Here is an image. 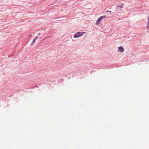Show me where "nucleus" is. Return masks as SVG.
Segmentation results:
<instances>
[{
  "label": "nucleus",
  "instance_id": "1",
  "mask_svg": "<svg viewBox=\"0 0 149 149\" xmlns=\"http://www.w3.org/2000/svg\"><path fill=\"white\" fill-rule=\"evenodd\" d=\"M86 33L85 32H77L74 34V37L75 38H78Z\"/></svg>",
  "mask_w": 149,
  "mask_h": 149
},
{
  "label": "nucleus",
  "instance_id": "2",
  "mask_svg": "<svg viewBox=\"0 0 149 149\" xmlns=\"http://www.w3.org/2000/svg\"><path fill=\"white\" fill-rule=\"evenodd\" d=\"M106 17V16L104 15L100 17L96 21V24L97 25L99 24L100 23V21L102 20V19L104 18H105Z\"/></svg>",
  "mask_w": 149,
  "mask_h": 149
},
{
  "label": "nucleus",
  "instance_id": "3",
  "mask_svg": "<svg viewBox=\"0 0 149 149\" xmlns=\"http://www.w3.org/2000/svg\"><path fill=\"white\" fill-rule=\"evenodd\" d=\"M118 52H123L124 51V49L123 47H118Z\"/></svg>",
  "mask_w": 149,
  "mask_h": 149
},
{
  "label": "nucleus",
  "instance_id": "4",
  "mask_svg": "<svg viewBox=\"0 0 149 149\" xmlns=\"http://www.w3.org/2000/svg\"><path fill=\"white\" fill-rule=\"evenodd\" d=\"M38 38V36H36L33 40L32 43H31V45H33L35 41H36V40H37Z\"/></svg>",
  "mask_w": 149,
  "mask_h": 149
},
{
  "label": "nucleus",
  "instance_id": "5",
  "mask_svg": "<svg viewBox=\"0 0 149 149\" xmlns=\"http://www.w3.org/2000/svg\"><path fill=\"white\" fill-rule=\"evenodd\" d=\"M123 5L122 6H118L119 7H120V8H123Z\"/></svg>",
  "mask_w": 149,
  "mask_h": 149
},
{
  "label": "nucleus",
  "instance_id": "6",
  "mask_svg": "<svg viewBox=\"0 0 149 149\" xmlns=\"http://www.w3.org/2000/svg\"><path fill=\"white\" fill-rule=\"evenodd\" d=\"M106 12H110V13L111 12V11H110L109 10H106Z\"/></svg>",
  "mask_w": 149,
  "mask_h": 149
},
{
  "label": "nucleus",
  "instance_id": "7",
  "mask_svg": "<svg viewBox=\"0 0 149 149\" xmlns=\"http://www.w3.org/2000/svg\"><path fill=\"white\" fill-rule=\"evenodd\" d=\"M148 23H149V19H148Z\"/></svg>",
  "mask_w": 149,
  "mask_h": 149
},
{
  "label": "nucleus",
  "instance_id": "8",
  "mask_svg": "<svg viewBox=\"0 0 149 149\" xmlns=\"http://www.w3.org/2000/svg\"><path fill=\"white\" fill-rule=\"evenodd\" d=\"M147 28L148 29V26H147Z\"/></svg>",
  "mask_w": 149,
  "mask_h": 149
}]
</instances>
